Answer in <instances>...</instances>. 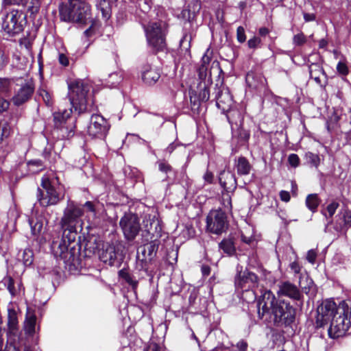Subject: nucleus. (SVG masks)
Returning a JSON list of instances; mask_svg holds the SVG:
<instances>
[{"label":"nucleus","mask_w":351,"mask_h":351,"mask_svg":"<svg viewBox=\"0 0 351 351\" xmlns=\"http://www.w3.org/2000/svg\"><path fill=\"white\" fill-rule=\"evenodd\" d=\"M349 308L345 304L337 306L332 300H326L317 308L315 328H324L329 324L330 338L337 339L346 335L351 326Z\"/></svg>","instance_id":"obj_4"},{"label":"nucleus","mask_w":351,"mask_h":351,"mask_svg":"<svg viewBox=\"0 0 351 351\" xmlns=\"http://www.w3.org/2000/svg\"><path fill=\"white\" fill-rule=\"evenodd\" d=\"M261 44V39L254 36L247 41V46L250 49H256L260 47Z\"/></svg>","instance_id":"obj_48"},{"label":"nucleus","mask_w":351,"mask_h":351,"mask_svg":"<svg viewBox=\"0 0 351 351\" xmlns=\"http://www.w3.org/2000/svg\"><path fill=\"white\" fill-rule=\"evenodd\" d=\"M279 299H276L270 290H265L257 300V308L259 315L263 316L265 313L273 312Z\"/></svg>","instance_id":"obj_17"},{"label":"nucleus","mask_w":351,"mask_h":351,"mask_svg":"<svg viewBox=\"0 0 351 351\" xmlns=\"http://www.w3.org/2000/svg\"><path fill=\"white\" fill-rule=\"evenodd\" d=\"M189 95V99H186L183 104L182 110L184 113L188 114L191 111L193 114H199L202 101L198 98L196 90L190 89Z\"/></svg>","instance_id":"obj_24"},{"label":"nucleus","mask_w":351,"mask_h":351,"mask_svg":"<svg viewBox=\"0 0 351 351\" xmlns=\"http://www.w3.org/2000/svg\"><path fill=\"white\" fill-rule=\"evenodd\" d=\"M234 167L239 176H247L250 174L252 169V165L244 156H240L235 160Z\"/></svg>","instance_id":"obj_28"},{"label":"nucleus","mask_w":351,"mask_h":351,"mask_svg":"<svg viewBox=\"0 0 351 351\" xmlns=\"http://www.w3.org/2000/svg\"><path fill=\"white\" fill-rule=\"evenodd\" d=\"M83 215V207L69 198L60 220L62 237L53 240L51 244V249L57 258L64 260L75 268L82 265L80 257L81 235L79 232L82 230Z\"/></svg>","instance_id":"obj_1"},{"label":"nucleus","mask_w":351,"mask_h":351,"mask_svg":"<svg viewBox=\"0 0 351 351\" xmlns=\"http://www.w3.org/2000/svg\"><path fill=\"white\" fill-rule=\"evenodd\" d=\"M181 145H182V143L175 141L169 145V146L165 149V152L169 154H171L178 147Z\"/></svg>","instance_id":"obj_58"},{"label":"nucleus","mask_w":351,"mask_h":351,"mask_svg":"<svg viewBox=\"0 0 351 351\" xmlns=\"http://www.w3.org/2000/svg\"><path fill=\"white\" fill-rule=\"evenodd\" d=\"M19 260L22 261L25 267L31 266L34 262V252L29 248L25 249L22 253L19 254Z\"/></svg>","instance_id":"obj_33"},{"label":"nucleus","mask_w":351,"mask_h":351,"mask_svg":"<svg viewBox=\"0 0 351 351\" xmlns=\"http://www.w3.org/2000/svg\"><path fill=\"white\" fill-rule=\"evenodd\" d=\"M158 164L159 171L162 173H165L167 174L173 171L172 167L165 160L158 161Z\"/></svg>","instance_id":"obj_49"},{"label":"nucleus","mask_w":351,"mask_h":351,"mask_svg":"<svg viewBox=\"0 0 351 351\" xmlns=\"http://www.w3.org/2000/svg\"><path fill=\"white\" fill-rule=\"evenodd\" d=\"M122 78L119 73L114 72L109 74L108 77L105 79V86L113 88H116L118 84L121 82Z\"/></svg>","instance_id":"obj_35"},{"label":"nucleus","mask_w":351,"mask_h":351,"mask_svg":"<svg viewBox=\"0 0 351 351\" xmlns=\"http://www.w3.org/2000/svg\"><path fill=\"white\" fill-rule=\"evenodd\" d=\"M141 77L145 84L154 85L160 77V71L156 66L145 64L141 68Z\"/></svg>","instance_id":"obj_22"},{"label":"nucleus","mask_w":351,"mask_h":351,"mask_svg":"<svg viewBox=\"0 0 351 351\" xmlns=\"http://www.w3.org/2000/svg\"><path fill=\"white\" fill-rule=\"evenodd\" d=\"M215 99L216 106L223 112L229 109L232 104V98L228 88H217L215 89Z\"/></svg>","instance_id":"obj_23"},{"label":"nucleus","mask_w":351,"mask_h":351,"mask_svg":"<svg viewBox=\"0 0 351 351\" xmlns=\"http://www.w3.org/2000/svg\"><path fill=\"white\" fill-rule=\"evenodd\" d=\"M10 79L0 78V114L9 107V102L5 99L10 90Z\"/></svg>","instance_id":"obj_25"},{"label":"nucleus","mask_w":351,"mask_h":351,"mask_svg":"<svg viewBox=\"0 0 351 351\" xmlns=\"http://www.w3.org/2000/svg\"><path fill=\"white\" fill-rule=\"evenodd\" d=\"M34 91V86L32 82H25L24 84H21L12 98L14 104L17 106L23 104L31 98Z\"/></svg>","instance_id":"obj_21"},{"label":"nucleus","mask_w":351,"mask_h":351,"mask_svg":"<svg viewBox=\"0 0 351 351\" xmlns=\"http://www.w3.org/2000/svg\"><path fill=\"white\" fill-rule=\"evenodd\" d=\"M309 74H310V77L311 78H313L317 84H320L321 83V80H320V78L318 75H315L314 76V73L315 71H317L319 73H322V74H325V71L324 70V69L320 66L319 65H318L317 64H311L310 66H309Z\"/></svg>","instance_id":"obj_39"},{"label":"nucleus","mask_w":351,"mask_h":351,"mask_svg":"<svg viewBox=\"0 0 351 351\" xmlns=\"http://www.w3.org/2000/svg\"><path fill=\"white\" fill-rule=\"evenodd\" d=\"M342 219L346 226H351V210H345L341 213Z\"/></svg>","instance_id":"obj_55"},{"label":"nucleus","mask_w":351,"mask_h":351,"mask_svg":"<svg viewBox=\"0 0 351 351\" xmlns=\"http://www.w3.org/2000/svg\"><path fill=\"white\" fill-rule=\"evenodd\" d=\"M8 62V58L5 55L4 51L0 49V71L3 70Z\"/></svg>","instance_id":"obj_57"},{"label":"nucleus","mask_w":351,"mask_h":351,"mask_svg":"<svg viewBox=\"0 0 351 351\" xmlns=\"http://www.w3.org/2000/svg\"><path fill=\"white\" fill-rule=\"evenodd\" d=\"M83 207L86 208L87 210H88L90 213H93L94 214H95V213H96L95 205L90 201L86 202L85 204L83 205Z\"/></svg>","instance_id":"obj_63"},{"label":"nucleus","mask_w":351,"mask_h":351,"mask_svg":"<svg viewBox=\"0 0 351 351\" xmlns=\"http://www.w3.org/2000/svg\"><path fill=\"white\" fill-rule=\"evenodd\" d=\"M219 182L221 186L227 193V196L229 197L228 203L230 204V199L228 193L233 192L237 186V180L234 173L230 171H221L219 175Z\"/></svg>","instance_id":"obj_20"},{"label":"nucleus","mask_w":351,"mask_h":351,"mask_svg":"<svg viewBox=\"0 0 351 351\" xmlns=\"http://www.w3.org/2000/svg\"><path fill=\"white\" fill-rule=\"evenodd\" d=\"M2 29L9 36H13L23 31L27 23L26 14L18 9H2Z\"/></svg>","instance_id":"obj_9"},{"label":"nucleus","mask_w":351,"mask_h":351,"mask_svg":"<svg viewBox=\"0 0 351 351\" xmlns=\"http://www.w3.org/2000/svg\"><path fill=\"white\" fill-rule=\"evenodd\" d=\"M271 314L277 326L289 327L296 326L297 309L289 302L279 299Z\"/></svg>","instance_id":"obj_10"},{"label":"nucleus","mask_w":351,"mask_h":351,"mask_svg":"<svg viewBox=\"0 0 351 351\" xmlns=\"http://www.w3.org/2000/svg\"><path fill=\"white\" fill-rule=\"evenodd\" d=\"M8 341L10 343H14L19 337L20 328L19 325L18 315L16 310L13 308H8V322L6 327L3 328Z\"/></svg>","instance_id":"obj_16"},{"label":"nucleus","mask_w":351,"mask_h":351,"mask_svg":"<svg viewBox=\"0 0 351 351\" xmlns=\"http://www.w3.org/2000/svg\"><path fill=\"white\" fill-rule=\"evenodd\" d=\"M28 171L30 173H36L44 169V165L40 159L30 160L27 162Z\"/></svg>","instance_id":"obj_34"},{"label":"nucleus","mask_w":351,"mask_h":351,"mask_svg":"<svg viewBox=\"0 0 351 351\" xmlns=\"http://www.w3.org/2000/svg\"><path fill=\"white\" fill-rule=\"evenodd\" d=\"M96 7L101 12L104 19H108L110 17L112 14L110 0H97Z\"/></svg>","instance_id":"obj_30"},{"label":"nucleus","mask_w":351,"mask_h":351,"mask_svg":"<svg viewBox=\"0 0 351 351\" xmlns=\"http://www.w3.org/2000/svg\"><path fill=\"white\" fill-rule=\"evenodd\" d=\"M40 188L37 189L36 198L43 207L57 205L64 197V193L59 187L53 186L49 179H43Z\"/></svg>","instance_id":"obj_11"},{"label":"nucleus","mask_w":351,"mask_h":351,"mask_svg":"<svg viewBox=\"0 0 351 351\" xmlns=\"http://www.w3.org/2000/svg\"><path fill=\"white\" fill-rule=\"evenodd\" d=\"M247 346V343L244 340L239 341L236 345L238 351H246Z\"/></svg>","instance_id":"obj_61"},{"label":"nucleus","mask_w":351,"mask_h":351,"mask_svg":"<svg viewBox=\"0 0 351 351\" xmlns=\"http://www.w3.org/2000/svg\"><path fill=\"white\" fill-rule=\"evenodd\" d=\"M192 37L191 34H184L180 41V47L182 51H189L191 48Z\"/></svg>","instance_id":"obj_40"},{"label":"nucleus","mask_w":351,"mask_h":351,"mask_svg":"<svg viewBox=\"0 0 351 351\" xmlns=\"http://www.w3.org/2000/svg\"><path fill=\"white\" fill-rule=\"evenodd\" d=\"M237 40L239 43H243L246 40L245 31L242 26L237 29Z\"/></svg>","instance_id":"obj_51"},{"label":"nucleus","mask_w":351,"mask_h":351,"mask_svg":"<svg viewBox=\"0 0 351 351\" xmlns=\"http://www.w3.org/2000/svg\"><path fill=\"white\" fill-rule=\"evenodd\" d=\"M53 149V145L51 144H49V143H47V145L43 149V154H42V156L45 158V159L49 161L50 162H52Z\"/></svg>","instance_id":"obj_44"},{"label":"nucleus","mask_w":351,"mask_h":351,"mask_svg":"<svg viewBox=\"0 0 351 351\" xmlns=\"http://www.w3.org/2000/svg\"><path fill=\"white\" fill-rule=\"evenodd\" d=\"M68 97L71 108L59 109L53 113L54 128L53 135L58 139H69L75 135L76 117L84 113L87 109V95L90 85L82 80H75L69 84Z\"/></svg>","instance_id":"obj_2"},{"label":"nucleus","mask_w":351,"mask_h":351,"mask_svg":"<svg viewBox=\"0 0 351 351\" xmlns=\"http://www.w3.org/2000/svg\"><path fill=\"white\" fill-rule=\"evenodd\" d=\"M9 134V130L7 126H3L0 123V143L3 140L4 137H7Z\"/></svg>","instance_id":"obj_60"},{"label":"nucleus","mask_w":351,"mask_h":351,"mask_svg":"<svg viewBox=\"0 0 351 351\" xmlns=\"http://www.w3.org/2000/svg\"><path fill=\"white\" fill-rule=\"evenodd\" d=\"M337 72L342 75H346L348 74L349 70L346 63L343 62H339L337 65Z\"/></svg>","instance_id":"obj_54"},{"label":"nucleus","mask_w":351,"mask_h":351,"mask_svg":"<svg viewBox=\"0 0 351 351\" xmlns=\"http://www.w3.org/2000/svg\"><path fill=\"white\" fill-rule=\"evenodd\" d=\"M226 117L232 128H240L243 125V115L241 110L235 108L227 109Z\"/></svg>","instance_id":"obj_27"},{"label":"nucleus","mask_w":351,"mask_h":351,"mask_svg":"<svg viewBox=\"0 0 351 351\" xmlns=\"http://www.w3.org/2000/svg\"><path fill=\"white\" fill-rule=\"evenodd\" d=\"M147 45L154 53L164 51L167 49L166 36L167 25L162 21L149 22L143 24Z\"/></svg>","instance_id":"obj_7"},{"label":"nucleus","mask_w":351,"mask_h":351,"mask_svg":"<svg viewBox=\"0 0 351 351\" xmlns=\"http://www.w3.org/2000/svg\"><path fill=\"white\" fill-rule=\"evenodd\" d=\"M313 283L311 279L308 282V285L305 287H301L300 290L295 285L290 282L289 281L282 282L279 285L278 294L280 296H285L289 298L295 304L302 307L304 304V295L303 293L308 294L310 291V285Z\"/></svg>","instance_id":"obj_13"},{"label":"nucleus","mask_w":351,"mask_h":351,"mask_svg":"<svg viewBox=\"0 0 351 351\" xmlns=\"http://www.w3.org/2000/svg\"><path fill=\"white\" fill-rule=\"evenodd\" d=\"M219 249L225 254L231 256L235 253L236 248L232 239H223L219 244Z\"/></svg>","instance_id":"obj_32"},{"label":"nucleus","mask_w":351,"mask_h":351,"mask_svg":"<svg viewBox=\"0 0 351 351\" xmlns=\"http://www.w3.org/2000/svg\"><path fill=\"white\" fill-rule=\"evenodd\" d=\"M28 223L30 226L32 235L35 237L40 235L44 226L43 217H32L28 219Z\"/></svg>","instance_id":"obj_29"},{"label":"nucleus","mask_w":351,"mask_h":351,"mask_svg":"<svg viewBox=\"0 0 351 351\" xmlns=\"http://www.w3.org/2000/svg\"><path fill=\"white\" fill-rule=\"evenodd\" d=\"M144 232L147 236L150 237V239H159L162 236V226L160 221L156 215L147 214L145 215L143 220Z\"/></svg>","instance_id":"obj_18"},{"label":"nucleus","mask_w":351,"mask_h":351,"mask_svg":"<svg viewBox=\"0 0 351 351\" xmlns=\"http://www.w3.org/2000/svg\"><path fill=\"white\" fill-rule=\"evenodd\" d=\"M199 77L200 80L199 83L200 91L199 94H197V97L202 102H205L207 101L210 97L208 86L212 84V79L210 74L207 76L206 69H204L203 66L199 70Z\"/></svg>","instance_id":"obj_19"},{"label":"nucleus","mask_w":351,"mask_h":351,"mask_svg":"<svg viewBox=\"0 0 351 351\" xmlns=\"http://www.w3.org/2000/svg\"><path fill=\"white\" fill-rule=\"evenodd\" d=\"M59 14L62 21L80 25L90 24L84 32L86 38L95 34L97 21L92 18L90 5L85 0H68L61 3L59 5Z\"/></svg>","instance_id":"obj_5"},{"label":"nucleus","mask_w":351,"mask_h":351,"mask_svg":"<svg viewBox=\"0 0 351 351\" xmlns=\"http://www.w3.org/2000/svg\"><path fill=\"white\" fill-rule=\"evenodd\" d=\"M36 322V317L35 315H31L29 317L26 318L24 324V330L26 334L29 335H32L34 334Z\"/></svg>","instance_id":"obj_36"},{"label":"nucleus","mask_w":351,"mask_h":351,"mask_svg":"<svg viewBox=\"0 0 351 351\" xmlns=\"http://www.w3.org/2000/svg\"><path fill=\"white\" fill-rule=\"evenodd\" d=\"M119 226L125 238L130 241L136 238L141 229L137 215L132 213L125 214L120 219Z\"/></svg>","instance_id":"obj_14"},{"label":"nucleus","mask_w":351,"mask_h":351,"mask_svg":"<svg viewBox=\"0 0 351 351\" xmlns=\"http://www.w3.org/2000/svg\"><path fill=\"white\" fill-rule=\"evenodd\" d=\"M300 158L296 154H291L288 156V162L292 167H297L300 165Z\"/></svg>","instance_id":"obj_52"},{"label":"nucleus","mask_w":351,"mask_h":351,"mask_svg":"<svg viewBox=\"0 0 351 351\" xmlns=\"http://www.w3.org/2000/svg\"><path fill=\"white\" fill-rule=\"evenodd\" d=\"M320 203L321 199L317 193L308 194L306 197V206L312 213H315L317 211Z\"/></svg>","instance_id":"obj_31"},{"label":"nucleus","mask_w":351,"mask_h":351,"mask_svg":"<svg viewBox=\"0 0 351 351\" xmlns=\"http://www.w3.org/2000/svg\"><path fill=\"white\" fill-rule=\"evenodd\" d=\"M96 253H98L101 261L111 267H120L124 258L123 250L120 247L110 244L104 247L99 236L88 234L86 236L83 234V238H81L80 257L82 263V267L75 268L74 265L69 264L64 260L62 261L70 270L81 271L86 266V260Z\"/></svg>","instance_id":"obj_3"},{"label":"nucleus","mask_w":351,"mask_h":351,"mask_svg":"<svg viewBox=\"0 0 351 351\" xmlns=\"http://www.w3.org/2000/svg\"><path fill=\"white\" fill-rule=\"evenodd\" d=\"M5 285L7 287V289L11 295L13 297L16 295V289L14 287V281L12 278H8V279L5 280Z\"/></svg>","instance_id":"obj_45"},{"label":"nucleus","mask_w":351,"mask_h":351,"mask_svg":"<svg viewBox=\"0 0 351 351\" xmlns=\"http://www.w3.org/2000/svg\"><path fill=\"white\" fill-rule=\"evenodd\" d=\"M307 42V37L304 34L303 32L295 34L293 37V45L295 47H301Z\"/></svg>","instance_id":"obj_41"},{"label":"nucleus","mask_w":351,"mask_h":351,"mask_svg":"<svg viewBox=\"0 0 351 351\" xmlns=\"http://www.w3.org/2000/svg\"><path fill=\"white\" fill-rule=\"evenodd\" d=\"M43 1L30 0L27 5V12L30 14L31 16H35L39 12Z\"/></svg>","instance_id":"obj_38"},{"label":"nucleus","mask_w":351,"mask_h":351,"mask_svg":"<svg viewBox=\"0 0 351 351\" xmlns=\"http://www.w3.org/2000/svg\"><path fill=\"white\" fill-rule=\"evenodd\" d=\"M25 4V0H2L1 8L5 9L12 5H24Z\"/></svg>","instance_id":"obj_42"},{"label":"nucleus","mask_w":351,"mask_h":351,"mask_svg":"<svg viewBox=\"0 0 351 351\" xmlns=\"http://www.w3.org/2000/svg\"><path fill=\"white\" fill-rule=\"evenodd\" d=\"M204 180L208 184H212L214 181V175L212 172L207 171L204 175Z\"/></svg>","instance_id":"obj_62"},{"label":"nucleus","mask_w":351,"mask_h":351,"mask_svg":"<svg viewBox=\"0 0 351 351\" xmlns=\"http://www.w3.org/2000/svg\"><path fill=\"white\" fill-rule=\"evenodd\" d=\"M237 267V274L234 277V287L236 292L241 295L243 300L251 302L256 299V289L258 286L259 278L254 272L242 267Z\"/></svg>","instance_id":"obj_6"},{"label":"nucleus","mask_w":351,"mask_h":351,"mask_svg":"<svg viewBox=\"0 0 351 351\" xmlns=\"http://www.w3.org/2000/svg\"><path fill=\"white\" fill-rule=\"evenodd\" d=\"M58 60L59 64L64 67L69 65V58L64 53L58 52Z\"/></svg>","instance_id":"obj_53"},{"label":"nucleus","mask_w":351,"mask_h":351,"mask_svg":"<svg viewBox=\"0 0 351 351\" xmlns=\"http://www.w3.org/2000/svg\"><path fill=\"white\" fill-rule=\"evenodd\" d=\"M181 16L185 21L191 23L195 18L196 15L188 8L184 9L181 12Z\"/></svg>","instance_id":"obj_47"},{"label":"nucleus","mask_w":351,"mask_h":351,"mask_svg":"<svg viewBox=\"0 0 351 351\" xmlns=\"http://www.w3.org/2000/svg\"><path fill=\"white\" fill-rule=\"evenodd\" d=\"M107 120L101 114H92L88 126V134L93 138L102 139L106 137L109 130Z\"/></svg>","instance_id":"obj_15"},{"label":"nucleus","mask_w":351,"mask_h":351,"mask_svg":"<svg viewBox=\"0 0 351 351\" xmlns=\"http://www.w3.org/2000/svg\"><path fill=\"white\" fill-rule=\"evenodd\" d=\"M229 221L228 216L222 209L212 210L206 217V231L220 235L228 230Z\"/></svg>","instance_id":"obj_12"},{"label":"nucleus","mask_w":351,"mask_h":351,"mask_svg":"<svg viewBox=\"0 0 351 351\" xmlns=\"http://www.w3.org/2000/svg\"><path fill=\"white\" fill-rule=\"evenodd\" d=\"M339 206V204L337 201H332L326 207V210L328 213V217L332 218L335 213L337 209Z\"/></svg>","instance_id":"obj_50"},{"label":"nucleus","mask_w":351,"mask_h":351,"mask_svg":"<svg viewBox=\"0 0 351 351\" xmlns=\"http://www.w3.org/2000/svg\"><path fill=\"white\" fill-rule=\"evenodd\" d=\"M186 8L196 15L201 9V1L200 0H191Z\"/></svg>","instance_id":"obj_43"},{"label":"nucleus","mask_w":351,"mask_h":351,"mask_svg":"<svg viewBox=\"0 0 351 351\" xmlns=\"http://www.w3.org/2000/svg\"><path fill=\"white\" fill-rule=\"evenodd\" d=\"M19 217V213L15 208H10L8 213V217L9 220V223H15L17 217Z\"/></svg>","instance_id":"obj_56"},{"label":"nucleus","mask_w":351,"mask_h":351,"mask_svg":"<svg viewBox=\"0 0 351 351\" xmlns=\"http://www.w3.org/2000/svg\"><path fill=\"white\" fill-rule=\"evenodd\" d=\"M317 257V253L315 250H310L307 252L306 259L307 261L313 264L315 262Z\"/></svg>","instance_id":"obj_59"},{"label":"nucleus","mask_w":351,"mask_h":351,"mask_svg":"<svg viewBox=\"0 0 351 351\" xmlns=\"http://www.w3.org/2000/svg\"><path fill=\"white\" fill-rule=\"evenodd\" d=\"M306 162L311 167L317 169L320 164L319 156L311 152L305 154Z\"/></svg>","instance_id":"obj_37"},{"label":"nucleus","mask_w":351,"mask_h":351,"mask_svg":"<svg viewBox=\"0 0 351 351\" xmlns=\"http://www.w3.org/2000/svg\"><path fill=\"white\" fill-rule=\"evenodd\" d=\"M160 243L158 239H154L138 247L136 261V270L143 272L146 276H152L149 266L156 256Z\"/></svg>","instance_id":"obj_8"},{"label":"nucleus","mask_w":351,"mask_h":351,"mask_svg":"<svg viewBox=\"0 0 351 351\" xmlns=\"http://www.w3.org/2000/svg\"><path fill=\"white\" fill-rule=\"evenodd\" d=\"M147 351H164L163 348L158 343H151Z\"/></svg>","instance_id":"obj_64"},{"label":"nucleus","mask_w":351,"mask_h":351,"mask_svg":"<svg viewBox=\"0 0 351 351\" xmlns=\"http://www.w3.org/2000/svg\"><path fill=\"white\" fill-rule=\"evenodd\" d=\"M141 273L139 271V274L136 272L131 274L127 269H122L119 271V276L134 291L138 287V280L144 278Z\"/></svg>","instance_id":"obj_26"},{"label":"nucleus","mask_w":351,"mask_h":351,"mask_svg":"<svg viewBox=\"0 0 351 351\" xmlns=\"http://www.w3.org/2000/svg\"><path fill=\"white\" fill-rule=\"evenodd\" d=\"M40 95L43 97V101L47 106H51L53 104L52 97L50 93L47 90H41Z\"/></svg>","instance_id":"obj_46"}]
</instances>
